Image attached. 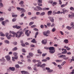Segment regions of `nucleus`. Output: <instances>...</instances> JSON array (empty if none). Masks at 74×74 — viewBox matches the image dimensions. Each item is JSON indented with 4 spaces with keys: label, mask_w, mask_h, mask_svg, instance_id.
<instances>
[{
    "label": "nucleus",
    "mask_w": 74,
    "mask_h": 74,
    "mask_svg": "<svg viewBox=\"0 0 74 74\" xmlns=\"http://www.w3.org/2000/svg\"><path fill=\"white\" fill-rule=\"evenodd\" d=\"M10 34H16V37L17 38H19V37H21V35L22 34H23L22 36H24V34H23V32H22L18 31L16 33L13 32L11 31H10Z\"/></svg>",
    "instance_id": "f257e3e1"
},
{
    "label": "nucleus",
    "mask_w": 74,
    "mask_h": 74,
    "mask_svg": "<svg viewBox=\"0 0 74 74\" xmlns=\"http://www.w3.org/2000/svg\"><path fill=\"white\" fill-rule=\"evenodd\" d=\"M49 49V52L50 53H54L55 52V48L53 47H50Z\"/></svg>",
    "instance_id": "f03ea898"
},
{
    "label": "nucleus",
    "mask_w": 74,
    "mask_h": 74,
    "mask_svg": "<svg viewBox=\"0 0 74 74\" xmlns=\"http://www.w3.org/2000/svg\"><path fill=\"white\" fill-rule=\"evenodd\" d=\"M42 0H38L37 1V4L38 5L39 7H41L42 6Z\"/></svg>",
    "instance_id": "7ed1b4c3"
},
{
    "label": "nucleus",
    "mask_w": 74,
    "mask_h": 74,
    "mask_svg": "<svg viewBox=\"0 0 74 74\" xmlns=\"http://www.w3.org/2000/svg\"><path fill=\"white\" fill-rule=\"evenodd\" d=\"M9 34V33H5V36L8 40H10V39H11V38L12 37V35L11 34H10L9 35V36H8Z\"/></svg>",
    "instance_id": "20e7f679"
},
{
    "label": "nucleus",
    "mask_w": 74,
    "mask_h": 74,
    "mask_svg": "<svg viewBox=\"0 0 74 74\" xmlns=\"http://www.w3.org/2000/svg\"><path fill=\"white\" fill-rule=\"evenodd\" d=\"M34 10L35 11H41V8L40 6H36V7L34 8Z\"/></svg>",
    "instance_id": "39448f33"
},
{
    "label": "nucleus",
    "mask_w": 74,
    "mask_h": 74,
    "mask_svg": "<svg viewBox=\"0 0 74 74\" xmlns=\"http://www.w3.org/2000/svg\"><path fill=\"white\" fill-rule=\"evenodd\" d=\"M5 58L6 59V60L7 62H10L11 61V59L10 58V55H8L6 56H5Z\"/></svg>",
    "instance_id": "423d86ee"
},
{
    "label": "nucleus",
    "mask_w": 74,
    "mask_h": 74,
    "mask_svg": "<svg viewBox=\"0 0 74 74\" xmlns=\"http://www.w3.org/2000/svg\"><path fill=\"white\" fill-rule=\"evenodd\" d=\"M48 18L50 19V20L51 22H52L53 23L54 22V19L53 18V17L49 16Z\"/></svg>",
    "instance_id": "0eeeda50"
},
{
    "label": "nucleus",
    "mask_w": 74,
    "mask_h": 74,
    "mask_svg": "<svg viewBox=\"0 0 74 74\" xmlns=\"http://www.w3.org/2000/svg\"><path fill=\"white\" fill-rule=\"evenodd\" d=\"M13 54L14 56L15 59H17L18 58V56L17 55H18V53H14Z\"/></svg>",
    "instance_id": "6e6552de"
},
{
    "label": "nucleus",
    "mask_w": 74,
    "mask_h": 74,
    "mask_svg": "<svg viewBox=\"0 0 74 74\" xmlns=\"http://www.w3.org/2000/svg\"><path fill=\"white\" fill-rule=\"evenodd\" d=\"M29 30H27L25 32V34L27 35V37H29L30 36V34L29 33Z\"/></svg>",
    "instance_id": "1a4fd4ad"
},
{
    "label": "nucleus",
    "mask_w": 74,
    "mask_h": 74,
    "mask_svg": "<svg viewBox=\"0 0 74 74\" xmlns=\"http://www.w3.org/2000/svg\"><path fill=\"white\" fill-rule=\"evenodd\" d=\"M47 41L45 39L44 40H42L41 42L42 44H44V45H45V44H47Z\"/></svg>",
    "instance_id": "9d476101"
},
{
    "label": "nucleus",
    "mask_w": 74,
    "mask_h": 74,
    "mask_svg": "<svg viewBox=\"0 0 74 74\" xmlns=\"http://www.w3.org/2000/svg\"><path fill=\"white\" fill-rule=\"evenodd\" d=\"M21 14H23L24 12H26V10L24 8H21Z\"/></svg>",
    "instance_id": "9b49d317"
},
{
    "label": "nucleus",
    "mask_w": 74,
    "mask_h": 74,
    "mask_svg": "<svg viewBox=\"0 0 74 74\" xmlns=\"http://www.w3.org/2000/svg\"><path fill=\"white\" fill-rule=\"evenodd\" d=\"M41 62H39L38 63L37 67H42V65H41Z\"/></svg>",
    "instance_id": "f8f14e48"
},
{
    "label": "nucleus",
    "mask_w": 74,
    "mask_h": 74,
    "mask_svg": "<svg viewBox=\"0 0 74 74\" xmlns=\"http://www.w3.org/2000/svg\"><path fill=\"white\" fill-rule=\"evenodd\" d=\"M9 69L10 70L12 71H15V68L14 67H10Z\"/></svg>",
    "instance_id": "ddd939ff"
},
{
    "label": "nucleus",
    "mask_w": 74,
    "mask_h": 74,
    "mask_svg": "<svg viewBox=\"0 0 74 74\" xmlns=\"http://www.w3.org/2000/svg\"><path fill=\"white\" fill-rule=\"evenodd\" d=\"M22 74H29L27 72H26L25 71H23L21 72Z\"/></svg>",
    "instance_id": "4468645a"
},
{
    "label": "nucleus",
    "mask_w": 74,
    "mask_h": 74,
    "mask_svg": "<svg viewBox=\"0 0 74 74\" xmlns=\"http://www.w3.org/2000/svg\"><path fill=\"white\" fill-rule=\"evenodd\" d=\"M50 33H51V32H50V31L49 30H48L46 32H44L43 34H50Z\"/></svg>",
    "instance_id": "2eb2a0df"
},
{
    "label": "nucleus",
    "mask_w": 74,
    "mask_h": 74,
    "mask_svg": "<svg viewBox=\"0 0 74 74\" xmlns=\"http://www.w3.org/2000/svg\"><path fill=\"white\" fill-rule=\"evenodd\" d=\"M74 22H72L71 23L70 26H72L71 27L73 28V29H74Z\"/></svg>",
    "instance_id": "dca6fc26"
},
{
    "label": "nucleus",
    "mask_w": 74,
    "mask_h": 74,
    "mask_svg": "<svg viewBox=\"0 0 74 74\" xmlns=\"http://www.w3.org/2000/svg\"><path fill=\"white\" fill-rule=\"evenodd\" d=\"M51 14H52V11L51 10L47 12V14L49 16L51 15Z\"/></svg>",
    "instance_id": "f3484780"
},
{
    "label": "nucleus",
    "mask_w": 74,
    "mask_h": 74,
    "mask_svg": "<svg viewBox=\"0 0 74 74\" xmlns=\"http://www.w3.org/2000/svg\"><path fill=\"white\" fill-rule=\"evenodd\" d=\"M5 43L6 44H10V42L7 40H5L4 41Z\"/></svg>",
    "instance_id": "a211bd4d"
},
{
    "label": "nucleus",
    "mask_w": 74,
    "mask_h": 74,
    "mask_svg": "<svg viewBox=\"0 0 74 74\" xmlns=\"http://www.w3.org/2000/svg\"><path fill=\"white\" fill-rule=\"evenodd\" d=\"M31 42H33V43H36L37 42L36 41V40L35 39H33L31 41Z\"/></svg>",
    "instance_id": "6ab92c4d"
},
{
    "label": "nucleus",
    "mask_w": 74,
    "mask_h": 74,
    "mask_svg": "<svg viewBox=\"0 0 74 74\" xmlns=\"http://www.w3.org/2000/svg\"><path fill=\"white\" fill-rule=\"evenodd\" d=\"M16 28L17 29H19L21 28V26H18V25H16Z\"/></svg>",
    "instance_id": "aec40b11"
},
{
    "label": "nucleus",
    "mask_w": 74,
    "mask_h": 74,
    "mask_svg": "<svg viewBox=\"0 0 74 74\" xmlns=\"http://www.w3.org/2000/svg\"><path fill=\"white\" fill-rule=\"evenodd\" d=\"M53 70L50 69H49L48 71H47V72L48 73H51L53 72Z\"/></svg>",
    "instance_id": "412c9836"
},
{
    "label": "nucleus",
    "mask_w": 74,
    "mask_h": 74,
    "mask_svg": "<svg viewBox=\"0 0 74 74\" xmlns=\"http://www.w3.org/2000/svg\"><path fill=\"white\" fill-rule=\"evenodd\" d=\"M64 42H65L66 44L67 43H68L69 42V41H68V40L67 39H65L64 41Z\"/></svg>",
    "instance_id": "4be33fe9"
},
{
    "label": "nucleus",
    "mask_w": 74,
    "mask_h": 74,
    "mask_svg": "<svg viewBox=\"0 0 74 74\" xmlns=\"http://www.w3.org/2000/svg\"><path fill=\"white\" fill-rule=\"evenodd\" d=\"M62 11H63V14H65V13H66V11L65 8L62 9Z\"/></svg>",
    "instance_id": "5701e85b"
},
{
    "label": "nucleus",
    "mask_w": 74,
    "mask_h": 74,
    "mask_svg": "<svg viewBox=\"0 0 74 74\" xmlns=\"http://www.w3.org/2000/svg\"><path fill=\"white\" fill-rule=\"evenodd\" d=\"M12 17H13V18H16L18 16V15L17 14H12Z\"/></svg>",
    "instance_id": "b1692460"
},
{
    "label": "nucleus",
    "mask_w": 74,
    "mask_h": 74,
    "mask_svg": "<svg viewBox=\"0 0 74 74\" xmlns=\"http://www.w3.org/2000/svg\"><path fill=\"white\" fill-rule=\"evenodd\" d=\"M51 24L50 23L48 22L47 23V26H48V27H49L51 26Z\"/></svg>",
    "instance_id": "393cba45"
},
{
    "label": "nucleus",
    "mask_w": 74,
    "mask_h": 74,
    "mask_svg": "<svg viewBox=\"0 0 74 74\" xmlns=\"http://www.w3.org/2000/svg\"><path fill=\"white\" fill-rule=\"evenodd\" d=\"M45 12H42L40 14V15H41V16H43V15H45Z\"/></svg>",
    "instance_id": "a878e982"
},
{
    "label": "nucleus",
    "mask_w": 74,
    "mask_h": 74,
    "mask_svg": "<svg viewBox=\"0 0 74 74\" xmlns=\"http://www.w3.org/2000/svg\"><path fill=\"white\" fill-rule=\"evenodd\" d=\"M29 55H30V56H31V57H33L34 55L33 53H29Z\"/></svg>",
    "instance_id": "bb28decb"
},
{
    "label": "nucleus",
    "mask_w": 74,
    "mask_h": 74,
    "mask_svg": "<svg viewBox=\"0 0 74 74\" xmlns=\"http://www.w3.org/2000/svg\"><path fill=\"white\" fill-rule=\"evenodd\" d=\"M38 53H40V54H42V52H41V51L40 49H38L37 50Z\"/></svg>",
    "instance_id": "cd10ccee"
},
{
    "label": "nucleus",
    "mask_w": 74,
    "mask_h": 74,
    "mask_svg": "<svg viewBox=\"0 0 74 74\" xmlns=\"http://www.w3.org/2000/svg\"><path fill=\"white\" fill-rule=\"evenodd\" d=\"M17 49H18L17 48H16V47H15L14 48L12 49V50L13 51H16V50H17Z\"/></svg>",
    "instance_id": "c85d7f7f"
},
{
    "label": "nucleus",
    "mask_w": 74,
    "mask_h": 74,
    "mask_svg": "<svg viewBox=\"0 0 74 74\" xmlns=\"http://www.w3.org/2000/svg\"><path fill=\"white\" fill-rule=\"evenodd\" d=\"M58 67H59V69H62V67L61 66V65H58Z\"/></svg>",
    "instance_id": "c756f323"
},
{
    "label": "nucleus",
    "mask_w": 74,
    "mask_h": 74,
    "mask_svg": "<svg viewBox=\"0 0 74 74\" xmlns=\"http://www.w3.org/2000/svg\"><path fill=\"white\" fill-rule=\"evenodd\" d=\"M6 23V22L5 21H3L2 22V25L3 26H5V23Z\"/></svg>",
    "instance_id": "7c9ffc66"
},
{
    "label": "nucleus",
    "mask_w": 74,
    "mask_h": 74,
    "mask_svg": "<svg viewBox=\"0 0 74 74\" xmlns=\"http://www.w3.org/2000/svg\"><path fill=\"white\" fill-rule=\"evenodd\" d=\"M34 23V22H31L29 23V26H32Z\"/></svg>",
    "instance_id": "2f4dec72"
},
{
    "label": "nucleus",
    "mask_w": 74,
    "mask_h": 74,
    "mask_svg": "<svg viewBox=\"0 0 74 74\" xmlns=\"http://www.w3.org/2000/svg\"><path fill=\"white\" fill-rule=\"evenodd\" d=\"M42 62H47V59H43L42 60Z\"/></svg>",
    "instance_id": "473e14b6"
},
{
    "label": "nucleus",
    "mask_w": 74,
    "mask_h": 74,
    "mask_svg": "<svg viewBox=\"0 0 74 74\" xmlns=\"http://www.w3.org/2000/svg\"><path fill=\"white\" fill-rule=\"evenodd\" d=\"M12 22H15L16 21V18H14L12 20Z\"/></svg>",
    "instance_id": "72a5a7b5"
},
{
    "label": "nucleus",
    "mask_w": 74,
    "mask_h": 74,
    "mask_svg": "<svg viewBox=\"0 0 74 74\" xmlns=\"http://www.w3.org/2000/svg\"><path fill=\"white\" fill-rule=\"evenodd\" d=\"M52 32H55L56 31V29L55 28H53L51 30Z\"/></svg>",
    "instance_id": "f704fd0d"
},
{
    "label": "nucleus",
    "mask_w": 74,
    "mask_h": 74,
    "mask_svg": "<svg viewBox=\"0 0 74 74\" xmlns=\"http://www.w3.org/2000/svg\"><path fill=\"white\" fill-rule=\"evenodd\" d=\"M16 9L17 10H18V11H21V8L19 7H17Z\"/></svg>",
    "instance_id": "c9c22d12"
},
{
    "label": "nucleus",
    "mask_w": 74,
    "mask_h": 74,
    "mask_svg": "<svg viewBox=\"0 0 74 74\" xmlns=\"http://www.w3.org/2000/svg\"><path fill=\"white\" fill-rule=\"evenodd\" d=\"M36 27V25H33L31 26V28H33Z\"/></svg>",
    "instance_id": "e433bc0d"
},
{
    "label": "nucleus",
    "mask_w": 74,
    "mask_h": 74,
    "mask_svg": "<svg viewBox=\"0 0 74 74\" xmlns=\"http://www.w3.org/2000/svg\"><path fill=\"white\" fill-rule=\"evenodd\" d=\"M70 9L71 10H72V11L74 10V8L73 7H71V8H70Z\"/></svg>",
    "instance_id": "4c0bfd02"
},
{
    "label": "nucleus",
    "mask_w": 74,
    "mask_h": 74,
    "mask_svg": "<svg viewBox=\"0 0 74 74\" xmlns=\"http://www.w3.org/2000/svg\"><path fill=\"white\" fill-rule=\"evenodd\" d=\"M0 5L1 7H3L4 5H3V4L1 2H0Z\"/></svg>",
    "instance_id": "58836bf2"
},
{
    "label": "nucleus",
    "mask_w": 74,
    "mask_h": 74,
    "mask_svg": "<svg viewBox=\"0 0 74 74\" xmlns=\"http://www.w3.org/2000/svg\"><path fill=\"white\" fill-rule=\"evenodd\" d=\"M45 49L47 50H48V49H49V47H44Z\"/></svg>",
    "instance_id": "ea45409f"
},
{
    "label": "nucleus",
    "mask_w": 74,
    "mask_h": 74,
    "mask_svg": "<svg viewBox=\"0 0 74 74\" xmlns=\"http://www.w3.org/2000/svg\"><path fill=\"white\" fill-rule=\"evenodd\" d=\"M23 1H21L19 3V4H20L21 5V4H23Z\"/></svg>",
    "instance_id": "a19ab883"
},
{
    "label": "nucleus",
    "mask_w": 74,
    "mask_h": 74,
    "mask_svg": "<svg viewBox=\"0 0 74 74\" xmlns=\"http://www.w3.org/2000/svg\"><path fill=\"white\" fill-rule=\"evenodd\" d=\"M15 67L16 68H19V65L18 64H17L16 65Z\"/></svg>",
    "instance_id": "79ce46f5"
},
{
    "label": "nucleus",
    "mask_w": 74,
    "mask_h": 74,
    "mask_svg": "<svg viewBox=\"0 0 74 74\" xmlns=\"http://www.w3.org/2000/svg\"><path fill=\"white\" fill-rule=\"evenodd\" d=\"M12 44H14V45H17V42H13Z\"/></svg>",
    "instance_id": "37998d69"
},
{
    "label": "nucleus",
    "mask_w": 74,
    "mask_h": 74,
    "mask_svg": "<svg viewBox=\"0 0 74 74\" xmlns=\"http://www.w3.org/2000/svg\"><path fill=\"white\" fill-rule=\"evenodd\" d=\"M56 4H57V3L56 2H55L53 3L52 5H53V6H54V5H55Z\"/></svg>",
    "instance_id": "c03bdc74"
},
{
    "label": "nucleus",
    "mask_w": 74,
    "mask_h": 74,
    "mask_svg": "<svg viewBox=\"0 0 74 74\" xmlns=\"http://www.w3.org/2000/svg\"><path fill=\"white\" fill-rule=\"evenodd\" d=\"M40 14V13L39 12H37L36 13V15H39Z\"/></svg>",
    "instance_id": "a18cd8bd"
},
{
    "label": "nucleus",
    "mask_w": 74,
    "mask_h": 74,
    "mask_svg": "<svg viewBox=\"0 0 74 74\" xmlns=\"http://www.w3.org/2000/svg\"><path fill=\"white\" fill-rule=\"evenodd\" d=\"M41 10H43V11H45L46 10V8H41Z\"/></svg>",
    "instance_id": "49530a36"
},
{
    "label": "nucleus",
    "mask_w": 74,
    "mask_h": 74,
    "mask_svg": "<svg viewBox=\"0 0 74 74\" xmlns=\"http://www.w3.org/2000/svg\"><path fill=\"white\" fill-rule=\"evenodd\" d=\"M65 7V5L64 4L61 5V8H63V7Z\"/></svg>",
    "instance_id": "de8ad7c7"
},
{
    "label": "nucleus",
    "mask_w": 74,
    "mask_h": 74,
    "mask_svg": "<svg viewBox=\"0 0 74 74\" xmlns=\"http://www.w3.org/2000/svg\"><path fill=\"white\" fill-rule=\"evenodd\" d=\"M4 21V18H0V21Z\"/></svg>",
    "instance_id": "09e8293b"
},
{
    "label": "nucleus",
    "mask_w": 74,
    "mask_h": 74,
    "mask_svg": "<svg viewBox=\"0 0 74 74\" xmlns=\"http://www.w3.org/2000/svg\"><path fill=\"white\" fill-rule=\"evenodd\" d=\"M49 3L52 4V3H53V1H52V0H49Z\"/></svg>",
    "instance_id": "8fccbe9b"
},
{
    "label": "nucleus",
    "mask_w": 74,
    "mask_h": 74,
    "mask_svg": "<svg viewBox=\"0 0 74 74\" xmlns=\"http://www.w3.org/2000/svg\"><path fill=\"white\" fill-rule=\"evenodd\" d=\"M0 36H1V37H4L5 35L4 34H2L0 35Z\"/></svg>",
    "instance_id": "3c124183"
},
{
    "label": "nucleus",
    "mask_w": 74,
    "mask_h": 74,
    "mask_svg": "<svg viewBox=\"0 0 74 74\" xmlns=\"http://www.w3.org/2000/svg\"><path fill=\"white\" fill-rule=\"evenodd\" d=\"M33 30H35V31H37L38 30V29L35 28H34L33 29Z\"/></svg>",
    "instance_id": "603ef678"
},
{
    "label": "nucleus",
    "mask_w": 74,
    "mask_h": 74,
    "mask_svg": "<svg viewBox=\"0 0 74 74\" xmlns=\"http://www.w3.org/2000/svg\"><path fill=\"white\" fill-rule=\"evenodd\" d=\"M24 16V13H23L21 15V18H22V17H23V16Z\"/></svg>",
    "instance_id": "864d4df0"
},
{
    "label": "nucleus",
    "mask_w": 74,
    "mask_h": 74,
    "mask_svg": "<svg viewBox=\"0 0 74 74\" xmlns=\"http://www.w3.org/2000/svg\"><path fill=\"white\" fill-rule=\"evenodd\" d=\"M67 55H71V52H67L66 53Z\"/></svg>",
    "instance_id": "5fc2aeb1"
},
{
    "label": "nucleus",
    "mask_w": 74,
    "mask_h": 74,
    "mask_svg": "<svg viewBox=\"0 0 74 74\" xmlns=\"http://www.w3.org/2000/svg\"><path fill=\"white\" fill-rule=\"evenodd\" d=\"M47 55V53H43L42 54V56L43 57H44V56H45V55Z\"/></svg>",
    "instance_id": "6e6d98bb"
},
{
    "label": "nucleus",
    "mask_w": 74,
    "mask_h": 74,
    "mask_svg": "<svg viewBox=\"0 0 74 74\" xmlns=\"http://www.w3.org/2000/svg\"><path fill=\"white\" fill-rule=\"evenodd\" d=\"M59 2L60 4H62V1L60 0H59L58 1Z\"/></svg>",
    "instance_id": "4d7b16f0"
},
{
    "label": "nucleus",
    "mask_w": 74,
    "mask_h": 74,
    "mask_svg": "<svg viewBox=\"0 0 74 74\" xmlns=\"http://www.w3.org/2000/svg\"><path fill=\"white\" fill-rule=\"evenodd\" d=\"M47 60H50V58L49 57H48L46 58V59Z\"/></svg>",
    "instance_id": "13d9d810"
},
{
    "label": "nucleus",
    "mask_w": 74,
    "mask_h": 74,
    "mask_svg": "<svg viewBox=\"0 0 74 74\" xmlns=\"http://www.w3.org/2000/svg\"><path fill=\"white\" fill-rule=\"evenodd\" d=\"M46 69L47 70V71H48L49 70H50V68H49L46 67Z\"/></svg>",
    "instance_id": "bf43d9fd"
},
{
    "label": "nucleus",
    "mask_w": 74,
    "mask_h": 74,
    "mask_svg": "<svg viewBox=\"0 0 74 74\" xmlns=\"http://www.w3.org/2000/svg\"><path fill=\"white\" fill-rule=\"evenodd\" d=\"M69 18H71V17L73 16V15H70L69 14Z\"/></svg>",
    "instance_id": "052dcab7"
},
{
    "label": "nucleus",
    "mask_w": 74,
    "mask_h": 74,
    "mask_svg": "<svg viewBox=\"0 0 74 74\" xmlns=\"http://www.w3.org/2000/svg\"><path fill=\"white\" fill-rule=\"evenodd\" d=\"M27 58H31V57L30 56H27Z\"/></svg>",
    "instance_id": "680f3d73"
},
{
    "label": "nucleus",
    "mask_w": 74,
    "mask_h": 74,
    "mask_svg": "<svg viewBox=\"0 0 74 74\" xmlns=\"http://www.w3.org/2000/svg\"><path fill=\"white\" fill-rule=\"evenodd\" d=\"M40 27L42 29H43V28H44V25H40Z\"/></svg>",
    "instance_id": "e2e57ef3"
},
{
    "label": "nucleus",
    "mask_w": 74,
    "mask_h": 74,
    "mask_svg": "<svg viewBox=\"0 0 74 74\" xmlns=\"http://www.w3.org/2000/svg\"><path fill=\"white\" fill-rule=\"evenodd\" d=\"M66 53H67L66 52H65V51H63L62 52V54H66Z\"/></svg>",
    "instance_id": "0e129e2a"
},
{
    "label": "nucleus",
    "mask_w": 74,
    "mask_h": 74,
    "mask_svg": "<svg viewBox=\"0 0 74 74\" xmlns=\"http://www.w3.org/2000/svg\"><path fill=\"white\" fill-rule=\"evenodd\" d=\"M22 52H26V51H25V49H22Z\"/></svg>",
    "instance_id": "69168bd1"
},
{
    "label": "nucleus",
    "mask_w": 74,
    "mask_h": 74,
    "mask_svg": "<svg viewBox=\"0 0 74 74\" xmlns=\"http://www.w3.org/2000/svg\"><path fill=\"white\" fill-rule=\"evenodd\" d=\"M33 62L34 63H36V60H33Z\"/></svg>",
    "instance_id": "338daca9"
},
{
    "label": "nucleus",
    "mask_w": 74,
    "mask_h": 74,
    "mask_svg": "<svg viewBox=\"0 0 74 74\" xmlns=\"http://www.w3.org/2000/svg\"><path fill=\"white\" fill-rule=\"evenodd\" d=\"M62 58H66V55H62Z\"/></svg>",
    "instance_id": "774afa93"
}]
</instances>
